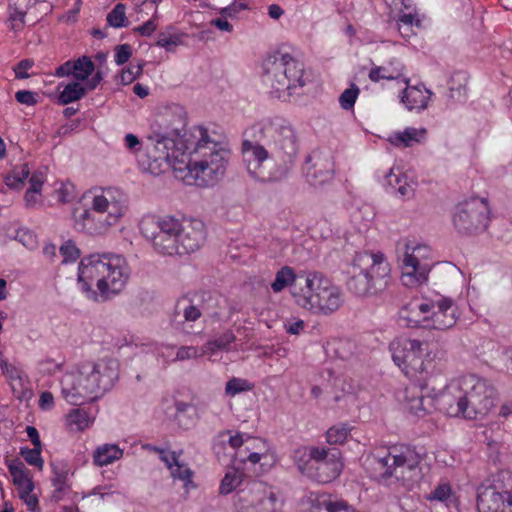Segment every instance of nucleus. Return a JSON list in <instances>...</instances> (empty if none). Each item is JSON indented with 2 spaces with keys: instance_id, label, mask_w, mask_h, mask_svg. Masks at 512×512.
I'll list each match as a JSON object with an SVG mask.
<instances>
[{
  "instance_id": "nucleus-35",
  "label": "nucleus",
  "mask_w": 512,
  "mask_h": 512,
  "mask_svg": "<svg viewBox=\"0 0 512 512\" xmlns=\"http://www.w3.org/2000/svg\"><path fill=\"white\" fill-rule=\"evenodd\" d=\"M67 423L71 430L82 431L89 426L90 418L85 410L76 408L67 415Z\"/></svg>"
},
{
  "instance_id": "nucleus-42",
  "label": "nucleus",
  "mask_w": 512,
  "mask_h": 512,
  "mask_svg": "<svg viewBox=\"0 0 512 512\" xmlns=\"http://www.w3.org/2000/svg\"><path fill=\"white\" fill-rule=\"evenodd\" d=\"M414 24L419 26V20L415 19L412 14H403L397 22V29L403 37L408 38L413 34Z\"/></svg>"
},
{
  "instance_id": "nucleus-13",
  "label": "nucleus",
  "mask_w": 512,
  "mask_h": 512,
  "mask_svg": "<svg viewBox=\"0 0 512 512\" xmlns=\"http://www.w3.org/2000/svg\"><path fill=\"white\" fill-rule=\"evenodd\" d=\"M181 220L174 216H148L141 220L140 230L151 241L154 249L163 255L178 253L177 240Z\"/></svg>"
},
{
  "instance_id": "nucleus-2",
  "label": "nucleus",
  "mask_w": 512,
  "mask_h": 512,
  "mask_svg": "<svg viewBox=\"0 0 512 512\" xmlns=\"http://www.w3.org/2000/svg\"><path fill=\"white\" fill-rule=\"evenodd\" d=\"M186 125L187 113L183 106L172 104L160 111L149 136V140L154 142L156 160L183 162L187 151L198 150L208 141L206 128L196 126L188 133Z\"/></svg>"
},
{
  "instance_id": "nucleus-41",
  "label": "nucleus",
  "mask_w": 512,
  "mask_h": 512,
  "mask_svg": "<svg viewBox=\"0 0 512 512\" xmlns=\"http://www.w3.org/2000/svg\"><path fill=\"white\" fill-rule=\"evenodd\" d=\"M42 448L34 447H22L20 449V455L25 459V461L32 466H36L39 470L43 469L44 461L41 457Z\"/></svg>"
},
{
  "instance_id": "nucleus-5",
  "label": "nucleus",
  "mask_w": 512,
  "mask_h": 512,
  "mask_svg": "<svg viewBox=\"0 0 512 512\" xmlns=\"http://www.w3.org/2000/svg\"><path fill=\"white\" fill-rule=\"evenodd\" d=\"M345 273L347 289L359 297L382 293L391 282L390 265L382 253H356Z\"/></svg>"
},
{
  "instance_id": "nucleus-26",
  "label": "nucleus",
  "mask_w": 512,
  "mask_h": 512,
  "mask_svg": "<svg viewBox=\"0 0 512 512\" xmlns=\"http://www.w3.org/2000/svg\"><path fill=\"white\" fill-rule=\"evenodd\" d=\"M425 378L420 379L419 387L420 392H415L414 389H406L407 407L411 413L421 417L432 411L436 406V397L424 395L423 390L427 389V383L422 382Z\"/></svg>"
},
{
  "instance_id": "nucleus-18",
  "label": "nucleus",
  "mask_w": 512,
  "mask_h": 512,
  "mask_svg": "<svg viewBox=\"0 0 512 512\" xmlns=\"http://www.w3.org/2000/svg\"><path fill=\"white\" fill-rule=\"evenodd\" d=\"M304 172L308 182L321 185L333 177L334 162L330 152L313 150L306 158Z\"/></svg>"
},
{
  "instance_id": "nucleus-54",
  "label": "nucleus",
  "mask_w": 512,
  "mask_h": 512,
  "mask_svg": "<svg viewBox=\"0 0 512 512\" xmlns=\"http://www.w3.org/2000/svg\"><path fill=\"white\" fill-rule=\"evenodd\" d=\"M151 449L159 453L161 461L166 464L168 469L172 468L173 464L179 459V454L176 452L168 453L164 449H160L158 447H152Z\"/></svg>"
},
{
  "instance_id": "nucleus-4",
  "label": "nucleus",
  "mask_w": 512,
  "mask_h": 512,
  "mask_svg": "<svg viewBox=\"0 0 512 512\" xmlns=\"http://www.w3.org/2000/svg\"><path fill=\"white\" fill-rule=\"evenodd\" d=\"M118 377L119 364L116 359L84 362L78 366L76 372L66 373L62 377V395L71 405H82L109 391Z\"/></svg>"
},
{
  "instance_id": "nucleus-1",
  "label": "nucleus",
  "mask_w": 512,
  "mask_h": 512,
  "mask_svg": "<svg viewBox=\"0 0 512 512\" xmlns=\"http://www.w3.org/2000/svg\"><path fill=\"white\" fill-rule=\"evenodd\" d=\"M242 153L247 169L256 174L265 160L272 159L276 168L268 179L277 181L287 175L295 163L298 141L294 128L280 117L263 119L244 133Z\"/></svg>"
},
{
  "instance_id": "nucleus-40",
  "label": "nucleus",
  "mask_w": 512,
  "mask_h": 512,
  "mask_svg": "<svg viewBox=\"0 0 512 512\" xmlns=\"http://www.w3.org/2000/svg\"><path fill=\"white\" fill-rule=\"evenodd\" d=\"M320 506L326 512H358L347 501L342 499L327 498L321 501Z\"/></svg>"
},
{
  "instance_id": "nucleus-14",
  "label": "nucleus",
  "mask_w": 512,
  "mask_h": 512,
  "mask_svg": "<svg viewBox=\"0 0 512 512\" xmlns=\"http://www.w3.org/2000/svg\"><path fill=\"white\" fill-rule=\"evenodd\" d=\"M479 512H512V477L498 474L477 488Z\"/></svg>"
},
{
  "instance_id": "nucleus-10",
  "label": "nucleus",
  "mask_w": 512,
  "mask_h": 512,
  "mask_svg": "<svg viewBox=\"0 0 512 512\" xmlns=\"http://www.w3.org/2000/svg\"><path fill=\"white\" fill-rule=\"evenodd\" d=\"M401 317L411 327L430 322L425 324V326H431L438 330H447L456 324L459 315L454 301L450 298L442 297L437 301L421 304L409 303L401 310Z\"/></svg>"
},
{
  "instance_id": "nucleus-38",
  "label": "nucleus",
  "mask_w": 512,
  "mask_h": 512,
  "mask_svg": "<svg viewBox=\"0 0 512 512\" xmlns=\"http://www.w3.org/2000/svg\"><path fill=\"white\" fill-rule=\"evenodd\" d=\"M253 389V384H251L246 379L233 377L231 378L225 386V394L230 397H234L237 394L242 392H247Z\"/></svg>"
},
{
  "instance_id": "nucleus-28",
  "label": "nucleus",
  "mask_w": 512,
  "mask_h": 512,
  "mask_svg": "<svg viewBox=\"0 0 512 512\" xmlns=\"http://www.w3.org/2000/svg\"><path fill=\"white\" fill-rule=\"evenodd\" d=\"M52 468L54 475L51 480L54 487L52 498L58 502L62 500L64 495L70 490L68 470L64 466L59 467L58 465H52Z\"/></svg>"
},
{
  "instance_id": "nucleus-25",
  "label": "nucleus",
  "mask_w": 512,
  "mask_h": 512,
  "mask_svg": "<svg viewBox=\"0 0 512 512\" xmlns=\"http://www.w3.org/2000/svg\"><path fill=\"white\" fill-rule=\"evenodd\" d=\"M406 84L401 96V102L410 111H421L427 108L428 102L432 96V92L425 88L424 85H409V78H403Z\"/></svg>"
},
{
  "instance_id": "nucleus-7",
  "label": "nucleus",
  "mask_w": 512,
  "mask_h": 512,
  "mask_svg": "<svg viewBox=\"0 0 512 512\" xmlns=\"http://www.w3.org/2000/svg\"><path fill=\"white\" fill-rule=\"evenodd\" d=\"M304 65L289 54L275 52L263 61V84L277 98L298 94L305 85Z\"/></svg>"
},
{
  "instance_id": "nucleus-57",
  "label": "nucleus",
  "mask_w": 512,
  "mask_h": 512,
  "mask_svg": "<svg viewBox=\"0 0 512 512\" xmlns=\"http://www.w3.org/2000/svg\"><path fill=\"white\" fill-rule=\"evenodd\" d=\"M16 100L21 103L28 106L35 105L37 103V100L35 98V93L28 91V90H19L15 94Z\"/></svg>"
},
{
  "instance_id": "nucleus-47",
  "label": "nucleus",
  "mask_w": 512,
  "mask_h": 512,
  "mask_svg": "<svg viewBox=\"0 0 512 512\" xmlns=\"http://www.w3.org/2000/svg\"><path fill=\"white\" fill-rule=\"evenodd\" d=\"M181 36L177 34H167L161 32L158 34L156 45L163 47L166 51H173L174 47L181 44Z\"/></svg>"
},
{
  "instance_id": "nucleus-63",
  "label": "nucleus",
  "mask_w": 512,
  "mask_h": 512,
  "mask_svg": "<svg viewBox=\"0 0 512 512\" xmlns=\"http://www.w3.org/2000/svg\"><path fill=\"white\" fill-rule=\"evenodd\" d=\"M75 60H68L64 64L60 65L55 72L57 77H65L72 75L74 77V68Z\"/></svg>"
},
{
  "instance_id": "nucleus-52",
  "label": "nucleus",
  "mask_w": 512,
  "mask_h": 512,
  "mask_svg": "<svg viewBox=\"0 0 512 512\" xmlns=\"http://www.w3.org/2000/svg\"><path fill=\"white\" fill-rule=\"evenodd\" d=\"M203 355L204 354H202V352L199 353L198 349L194 346H182L178 349L175 360L183 361L191 358L201 357Z\"/></svg>"
},
{
  "instance_id": "nucleus-32",
  "label": "nucleus",
  "mask_w": 512,
  "mask_h": 512,
  "mask_svg": "<svg viewBox=\"0 0 512 512\" xmlns=\"http://www.w3.org/2000/svg\"><path fill=\"white\" fill-rule=\"evenodd\" d=\"M86 94V88L79 82L74 81L68 83L58 96V103L67 105L69 103L80 100Z\"/></svg>"
},
{
  "instance_id": "nucleus-30",
  "label": "nucleus",
  "mask_w": 512,
  "mask_h": 512,
  "mask_svg": "<svg viewBox=\"0 0 512 512\" xmlns=\"http://www.w3.org/2000/svg\"><path fill=\"white\" fill-rule=\"evenodd\" d=\"M236 336L232 330H226L213 340L207 341L203 348L202 354H215L217 351H228L230 345L235 342Z\"/></svg>"
},
{
  "instance_id": "nucleus-45",
  "label": "nucleus",
  "mask_w": 512,
  "mask_h": 512,
  "mask_svg": "<svg viewBox=\"0 0 512 512\" xmlns=\"http://www.w3.org/2000/svg\"><path fill=\"white\" fill-rule=\"evenodd\" d=\"M359 95V88L356 84H351L350 88L344 90L339 97V103L345 110L353 108Z\"/></svg>"
},
{
  "instance_id": "nucleus-19",
  "label": "nucleus",
  "mask_w": 512,
  "mask_h": 512,
  "mask_svg": "<svg viewBox=\"0 0 512 512\" xmlns=\"http://www.w3.org/2000/svg\"><path fill=\"white\" fill-rule=\"evenodd\" d=\"M461 378L452 381L445 386L443 391L436 396V407L451 417L462 416L467 419Z\"/></svg>"
},
{
  "instance_id": "nucleus-56",
  "label": "nucleus",
  "mask_w": 512,
  "mask_h": 512,
  "mask_svg": "<svg viewBox=\"0 0 512 512\" xmlns=\"http://www.w3.org/2000/svg\"><path fill=\"white\" fill-rule=\"evenodd\" d=\"M5 369H6V373L10 376V378L13 381V383H12L13 391L14 392L17 391V386H19V388L22 389L23 388V377L20 375L19 371L14 367L9 366L7 363H5Z\"/></svg>"
},
{
  "instance_id": "nucleus-46",
  "label": "nucleus",
  "mask_w": 512,
  "mask_h": 512,
  "mask_svg": "<svg viewBox=\"0 0 512 512\" xmlns=\"http://www.w3.org/2000/svg\"><path fill=\"white\" fill-rule=\"evenodd\" d=\"M171 476L174 479H179L185 483L191 481L193 475L192 470L185 464L179 461V459L173 464L172 468H169Z\"/></svg>"
},
{
  "instance_id": "nucleus-31",
  "label": "nucleus",
  "mask_w": 512,
  "mask_h": 512,
  "mask_svg": "<svg viewBox=\"0 0 512 512\" xmlns=\"http://www.w3.org/2000/svg\"><path fill=\"white\" fill-rule=\"evenodd\" d=\"M372 82H379L385 80H398L405 78L403 74V66L399 64L398 67H393V62L389 66H374L368 75Z\"/></svg>"
},
{
  "instance_id": "nucleus-59",
  "label": "nucleus",
  "mask_w": 512,
  "mask_h": 512,
  "mask_svg": "<svg viewBox=\"0 0 512 512\" xmlns=\"http://www.w3.org/2000/svg\"><path fill=\"white\" fill-rule=\"evenodd\" d=\"M450 494H451L450 485L449 484H440L433 491L431 499L445 501L449 498Z\"/></svg>"
},
{
  "instance_id": "nucleus-58",
  "label": "nucleus",
  "mask_w": 512,
  "mask_h": 512,
  "mask_svg": "<svg viewBox=\"0 0 512 512\" xmlns=\"http://www.w3.org/2000/svg\"><path fill=\"white\" fill-rule=\"evenodd\" d=\"M157 29V24L155 22V15L152 19L145 22L143 25L134 28V31L139 33L142 36H151Z\"/></svg>"
},
{
  "instance_id": "nucleus-33",
  "label": "nucleus",
  "mask_w": 512,
  "mask_h": 512,
  "mask_svg": "<svg viewBox=\"0 0 512 512\" xmlns=\"http://www.w3.org/2000/svg\"><path fill=\"white\" fill-rule=\"evenodd\" d=\"M293 460L301 474L308 477V473L312 468V447H299L293 452Z\"/></svg>"
},
{
  "instance_id": "nucleus-21",
  "label": "nucleus",
  "mask_w": 512,
  "mask_h": 512,
  "mask_svg": "<svg viewBox=\"0 0 512 512\" xmlns=\"http://www.w3.org/2000/svg\"><path fill=\"white\" fill-rule=\"evenodd\" d=\"M422 247L418 246L413 248L410 253L409 246L406 247L405 256L402 265V276L401 280L403 285L407 287H413L416 285L423 284L428 279V274L431 270L427 263H421L417 256L414 255L415 251H420Z\"/></svg>"
},
{
  "instance_id": "nucleus-43",
  "label": "nucleus",
  "mask_w": 512,
  "mask_h": 512,
  "mask_svg": "<svg viewBox=\"0 0 512 512\" xmlns=\"http://www.w3.org/2000/svg\"><path fill=\"white\" fill-rule=\"evenodd\" d=\"M350 429L345 425H338L331 427L327 433V441L330 444H342L346 441Z\"/></svg>"
},
{
  "instance_id": "nucleus-60",
  "label": "nucleus",
  "mask_w": 512,
  "mask_h": 512,
  "mask_svg": "<svg viewBox=\"0 0 512 512\" xmlns=\"http://www.w3.org/2000/svg\"><path fill=\"white\" fill-rule=\"evenodd\" d=\"M248 9V5L245 3H233L232 5H229L227 7H224L220 10V14L223 17H233L241 10Z\"/></svg>"
},
{
  "instance_id": "nucleus-44",
  "label": "nucleus",
  "mask_w": 512,
  "mask_h": 512,
  "mask_svg": "<svg viewBox=\"0 0 512 512\" xmlns=\"http://www.w3.org/2000/svg\"><path fill=\"white\" fill-rule=\"evenodd\" d=\"M267 495L259 501V505L257 509H254V512H275L276 511V504L278 501V497L276 493L272 490L271 487L268 486V488L265 491Z\"/></svg>"
},
{
  "instance_id": "nucleus-37",
  "label": "nucleus",
  "mask_w": 512,
  "mask_h": 512,
  "mask_svg": "<svg viewBox=\"0 0 512 512\" xmlns=\"http://www.w3.org/2000/svg\"><path fill=\"white\" fill-rule=\"evenodd\" d=\"M242 476L243 474L234 468L228 470L221 481L219 488L220 493L223 495L231 493L240 485Z\"/></svg>"
},
{
  "instance_id": "nucleus-9",
  "label": "nucleus",
  "mask_w": 512,
  "mask_h": 512,
  "mask_svg": "<svg viewBox=\"0 0 512 512\" xmlns=\"http://www.w3.org/2000/svg\"><path fill=\"white\" fill-rule=\"evenodd\" d=\"M187 154L201 157L199 160L191 159L187 164L188 173L198 186H212L224 176L230 152L209 134L208 141L201 148L191 149Z\"/></svg>"
},
{
  "instance_id": "nucleus-29",
  "label": "nucleus",
  "mask_w": 512,
  "mask_h": 512,
  "mask_svg": "<svg viewBox=\"0 0 512 512\" xmlns=\"http://www.w3.org/2000/svg\"><path fill=\"white\" fill-rule=\"evenodd\" d=\"M123 456L121 450L115 444H104L99 446L93 453V460L97 466H106L119 460Z\"/></svg>"
},
{
  "instance_id": "nucleus-64",
  "label": "nucleus",
  "mask_w": 512,
  "mask_h": 512,
  "mask_svg": "<svg viewBox=\"0 0 512 512\" xmlns=\"http://www.w3.org/2000/svg\"><path fill=\"white\" fill-rule=\"evenodd\" d=\"M20 498L25 502L26 506L31 512H36L38 509V498L31 494V492L19 494Z\"/></svg>"
},
{
  "instance_id": "nucleus-36",
  "label": "nucleus",
  "mask_w": 512,
  "mask_h": 512,
  "mask_svg": "<svg viewBox=\"0 0 512 512\" xmlns=\"http://www.w3.org/2000/svg\"><path fill=\"white\" fill-rule=\"evenodd\" d=\"M30 175V169L27 164L17 167L6 177V185L12 189H21Z\"/></svg>"
},
{
  "instance_id": "nucleus-3",
  "label": "nucleus",
  "mask_w": 512,
  "mask_h": 512,
  "mask_svg": "<svg viewBox=\"0 0 512 512\" xmlns=\"http://www.w3.org/2000/svg\"><path fill=\"white\" fill-rule=\"evenodd\" d=\"M125 259L111 253L91 254L81 259L78 283L86 296L94 301L106 300L120 293L129 279Z\"/></svg>"
},
{
  "instance_id": "nucleus-49",
  "label": "nucleus",
  "mask_w": 512,
  "mask_h": 512,
  "mask_svg": "<svg viewBox=\"0 0 512 512\" xmlns=\"http://www.w3.org/2000/svg\"><path fill=\"white\" fill-rule=\"evenodd\" d=\"M60 254L63 257V262H73L80 256V251L76 247L75 243L71 240L63 243L59 249Z\"/></svg>"
},
{
  "instance_id": "nucleus-62",
  "label": "nucleus",
  "mask_w": 512,
  "mask_h": 512,
  "mask_svg": "<svg viewBox=\"0 0 512 512\" xmlns=\"http://www.w3.org/2000/svg\"><path fill=\"white\" fill-rule=\"evenodd\" d=\"M25 15V12L19 10H15L10 15L11 27L13 30L18 31L23 28Z\"/></svg>"
},
{
  "instance_id": "nucleus-39",
  "label": "nucleus",
  "mask_w": 512,
  "mask_h": 512,
  "mask_svg": "<svg viewBox=\"0 0 512 512\" xmlns=\"http://www.w3.org/2000/svg\"><path fill=\"white\" fill-rule=\"evenodd\" d=\"M125 10L126 7L124 4H116L115 7L107 15V22L109 25L114 28L126 27L127 17Z\"/></svg>"
},
{
  "instance_id": "nucleus-48",
  "label": "nucleus",
  "mask_w": 512,
  "mask_h": 512,
  "mask_svg": "<svg viewBox=\"0 0 512 512\" xmlns=\"http://www.w3.org/2000/svg\"><path fill=\"white\" fill-rule=\"evenodd\" d=\"M425 130H418L416 128H407L403 132L396 134L395 139L397 142L403 144V146L408 147L412 145L413 142H418L419 134H424Z\"/></svg>"
},
{
  "instance_id": "nucleus-11",
  "label": "nucleus",
  "mask_w": 512,
  "mask_h": 512,
  "mask_svg": "<svg viewBox=\"0 0 512 512\" xmlns=\"http://www.w3.org/2000/svg\"><path fill=\"white\" fill-rule=\"evenodd\" d=\"M297 305L325 315L337 311L342 305L340 289L330 283L321 273L312 271Z\"/></svg>"
},
{
  "instance_id": "nucleus-20",
  "label": "nucleus",
  "mask_w": 512,
  "mask_h": 512,
  "mask_svg": "<svg viewBox=\"0 0 512 512\" xmlns=\"http://www.w3.org/2000/svg\"><path fill=\"white\" fill-rule=\"evenodd\" d=\"M206 238L205 224L199 219H182L178 235L176 255H185L198 250Z\"/></svg>"
},
{
  "instance_id": "nucleus-22",
  "label": "nucleus",
  "mask_w": 512,
  "mask_h": 512,
  "mask_svg": "<svg viewBox=\"0 0 512 512\" xmlns=\"http://www.w3.org/2000/svg\"><path fill=\"white\" fill-rule=\"evenodd\" d=\"M203 310V304L194 303L188 298L179 300L173 318L175 328L184 334H195L193 323L201 318Z\"/></svg>"
},
{
  "instance_id": "nucleus-8",
  "label": "nucleus",
  "mask_w": 512,
  "mask_h": 512,
  "mask_svg": "<svg viewBox=\"0 0 512 512\" xmlns=\"http://www.w3.org/2000/svg\"><path fill=\"white\" fill-rule=\"evenodd\" d=\"M421 455L410 446H392L387 454L374 459L375 477L383 480L394 478L411 489L419 484L423 472L420 466Z\"/></svg>"
},
{
  "instance_id": "nucleus-12",
  "label": "nucleus",
  "mask_w": 512,
  "mask_h": 512,
  "mask_svg": "<svg viewBox=\"0 0 512 512\" xmlns=\"http://www.w3.org/2000/svg\"><path fill=\"white\" fill-rule=\"evenodd\" d=\"M392 359L410 377L428 374L431 369L432 351L426 342L417 339H404L390 344Z\"/></svg>"
},
{
  "instance_id": "nucleus-51",
  "label": "nucleus",
  "mask_w": 512,
  "mask_h": 512,
  "mask_svg": "<svg viewBox=\"0 0 512 512\" xmlns=\"http://www.w3.org/2000/svg\"><path fill=\"white\" fill-rule=\"evenodd\" d=\"M132 55V48L129 44H122L115 47L114 60L117 65L125 64Z\"/></svg>"
},
{
  "instance_id": "nucleus-6",
  "label": "nucleus",
  "mask_w": 512,
  "mask_h": 512,
  "mask_svg": "<svg viewBox=\"0 0 512 512\" xmlns=\"http://www.w3.org/2000/svg\"><path fill=\"white\" fill-rule=\"evenodd\" d=\"M125 210L124 195L118 190L106 189L93 197L91 210H74V227L88 235H103L118 222Z\"/></svg>"
},
{
  "instance_id": "nucleus-24",
  "label": "nucleus",
  "mask_w": 512,
  "mask_h": 512,
  "mask_svg": "<svg viewBox=\"0 0 512 512\" xmlns=\"http://www.w3.org/2000/svg\"><path fill=\"white\" fill-rule=\"evenodd\" d=\"M268 486L261 481H252L245 488L239 489L234 496V507L237 512H254L253 501H261L267 493Z\"/></svg>"
},
{
  "instance_id": "nucleus-17",
  "label": "nucleus",
  "mask_w": 512,
  "mask_h": 512,
  "mask_svg": "<svg viewBox=\"0 0 512 512\" xmlns=\"http://www.w3.org/2000/svg\"><path fill=\"white\" fill-rule=\"evenodd\" d=\"M340 451L336 448L312 447V468L308 478L327 484L335 480L341 473L343 464L340 460Z\"/></svg>"
},
{
  "instance_id": "nucleus-55",
  "label": "nucleus",
  "mask_w": 512,
  "mask_h": 512,
  "mask_svg": "<svg viewBox=\"0 0 512 512\" xmlns=\"http://www.w3.org/2000/svg\"><path fill=\"white\" fill-rule=\"evenodd\" d=\"M34 65V62L30 59L21 60L14 68L16 78L26 79L29 77L27 70Z\"/></svg>"
},
{
  "instance_id": "nucleus-61",
  "label": "nucleus",
  "mask_w": 512,
  "mask_h": 512,
  "mask_svg": "<svg viewBox=\"0 0 512 512\" xmlns=\"http://www.w3.org/2000/svg\"><path fill=\"white\" fill-rule=\"evenodd\" d=\"M305 328L303 320H296L294 322L287 321L284 323V329L288 334L299 335Z\"/></svg>"
},
{
  "instance_id": "nucleus-23",
  "label": "nucleus",
  "mask_w": 512,
  "mask_h": 512,
  "mask_svg": "<svg viewBox=\"0 0 512 512\" xmlns=\"http://www.w3.org/2000/svg\"><path fill=\"white\" fill-rule=\"evenodd\" d=\"M312 271H300L297 274L289 266H284L277 271L274 281L271 284V288L274 292H280L287 286L292 289V296L297 303L300 294H302L304 287L308 284L310 274Z\"/></svg>"
},
{
  "instance_id": "nucleus-53",
  "label": "nucleus",
  "mask_w": 512,
  "mask_h": 512,
  "mask_svg": "<svg viewBox=\"0 0 512 512\" xmlns=\"http://www.w3.org/2000/svg\"><path fill=\"white\" fill-rule=\"evenodd\" d=\"M396 190L402 198L410 199L415 193V183L413 181H408V178L404 177L403 182Z\"/></svg>"
},
{
  "instance_id": "nucleus-34",
  "label": "nucleus",
  "mask_w": 512,
  "mask_h": 512,
  "mask_svg": "<svg viewBox=\"0 0 512 512\" xmlns=\"http://www.w3.org/2000/svg\"><path fill=\"white\" fill-rule=\"evenodd\" d=\"M74 78L78 81L86 80L95 70V65L90 57L82 56L75 60Z\"/></svg>"
},
{
  "instance_id": "nucleus-16",
  "label": "nucleus",
  "mask_w": 512,
  "mask_h": 512,
  "mask_svg": "<svg viewBox=\"0 0 512 512\" xmlns=\"http://www.w3.org/2000/svg\"><path fill=\"white\" fill-rule=\"evenodd\" d=\"M467 419L485 416L494 406L495 389L483 378L470 374L461 377Z\"/></svg>"
},
{
  "instance_id": "nucleus-15",
  "label": "nucleus",
  "mask_w": 512,
  "mask_h": 512,
  "mask_svg": "<svg viewBox=\"0 0 512 512\" xmlns=\"http://www.w3.org/2000/svg\"><path fill=\"white\" fill-rule=\"evenodd\" d=\"M490 208L486 198L472 197L455 207L453 225L464 235H475L486 230L489 224Z\"/></svg>"
},
{
  "instance_id": "nucleus-27",
  "label": "nucleus",
  "mask_w": 512,
  "mask_h": 512,
  "mask_svg": "<svg viewBox=\"0 0 512 512\" xmlns=\"http://www.w3.org/2000/svg\"><path fill=\"white\" fill-rule=\"evenodd\" d=\"M9 472L13 477V483L17 487L19 494H27V492L33 491L34 483L29 474V470L22 462L9 465Z\"/></svg>"
},
{
  "instance_id": "nucleus-50",
  "label": "nucleus",
  "mask_w": 512,
  "mask_h": 512,
  "mask_svg": "<svg viewBox=\"0 0 512 512\" xmlns=\"http://www.w3.org/2000/svg\"><path fill=\"white\" fill-rule=\"evenodd\" d=\"M144 65L145 63H139L123 70L120 75L121 82L125 85L132 83L142 73Z\"/></svg>"
}]
</instances>
